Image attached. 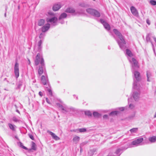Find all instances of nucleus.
I'll return each mask as SVG.
<instances>
[{"instance_id": "obj_24", "label": "nucleus", "mask_w": 156, "mask_h": 156, "mask_svg": "<svg viewBox=\"0 0 156 156\" xmlns=\"http://www.w3.org/2000/svg\"><path fill=\"white\" fill-rule=\"evenodd\" d=\"M36 144L34 142H32L31 149H29V151H31V150H36Z\"/></svg>"}, {"instance_id": "obj_5", "label": "nucleus", "mask_w": 156, "mask_h": 156, "mask_svg": "<svg viewBox=\"0 0 156 156\" xmlns=\"http://www.w3.org/2000/svg\"><path fill=\"white\" fill-rule=\"evenodd\" d=\"M134 76L133 78L134 83L133 87L135 88V86H139L138 85L136 82L139 81L141 79V76L140 73L136 71H135L133 72Z\"/></svg>"}, {"instance_id": "obj_51", "label": "nucleus", "mask_w": 156, "mask_h": 156, "mask_svg": "<svg viewBox=\"0 0 156 156\" xmlns=\"http://www.w3.org/2000/svg\"><path fill=\"white\" fill-rule=\"evenodd\" d=\"M20 8V6H18V9H19Z\"/></svg>"}, {"instance_id": "obj_13", "label": "nucleus", "mask_w": 156, "mask_h": 156, "mask_svg": "<svg viewBox=\"0 0 156 156\" xmlns=\"http://www.w3.org/2000/svg\"><path fill=\"white\" fill-rule=\"evenodd\" d=\"M130 9L131 13L133 15L136 17H138L139 16V13L138 11L135 7L133 6H131L130 8Z\"/></svg>"}, {"instance_id": "obj_23", "label": "nucleus", "mask_w": 156, "mask_h": 156, "mask_svg": "<svg viewBox=\"0 0 156 156\" xmlns=\"http://www.w3.org/2000/svg\"><path fill=\"white\" fill-rule=\"evenodd\" d=\"M8 125L10 129H11L13 131H15V126L12 125L11 123H9Z\"/></svg>"}, {"instance_id": "obj_19", "label": "nucleus", "mask_w": 156, "mask_h": 156, "mask_svg": "<svg viewBox=\"0 0 156 156\" xmlns=\"http://www.w3.org/2000/svg\"><path fill=\"white\" fill-rule=\"evenodd\" d=\"M151 76V72L149 71H147V80L148 82L150 81V78Z\"/></svg>"}, {"instance_id": "obj_9", "label": "nucleus", "mask_w": 156, "mask_h": 156, "mask_svg": "<svg viewBox=\"0 0 156 156\" xmlns=\"http://www.w3.org/2000/svg\"><path fill=\"white\" fill-rule=\"evenodd\" d=\"M143 138L141 137H140L138 138L133 141L131 143V145H133L135 146H137L140 145V144L143 141Z\"/></svg>"}, {"instance_id": "obj_42", "label": "nucleus", "mask_w": 156, "mask_h": 156, "mask_svg": "<svg viewBox=\"0 0 156 156\" xmlns=\"http://www.w3.org/2000/svg\"><path fill=\"white\" fill-rule=\"evenodd\" d=\"M108 117V115H104L103 116V118L104 119H107Z\"/></svg>"}, {"instance_id": "obj_54", "label": "nucleus", "mask_w": 156, "mask_h": 156, "mask_svg": "<svg viewBox=\"0 0 156 156\" xmlns=\"http://www.w3.org/2000/svg\"><path fill=\"white\" fill-rule=\"evenodd\" d=\"M17 112H19V111L18 110L17 111Z\"/></svg>"}, {"instance_id": "obj_16", "label": "nucleus", "mask_w": 156, "mask_h": 156, "mask_svg": "<svg viewBox=\"0 0 156 156\" xmlns=\"http://www.w3.org/2000/svg\"><path fill=\"white\" fill-rule=\"evenodd\" d=\"M65 12L71 13H74V15L77 14L74 9L72 8H68L65 10Z\"/></svg>"}, {"instance_id": "obj_38", "label": "nucleus", "mask_w": 156, "mask_h": 156, "mask_svg": "<svg viewBox=\"0 0 156 156\" xmlns=\"http://www.w3.org/2000/svg\"><path fill=\"white\" fill-rule=\"evenodd\" d=\"M42 43V40H40V51L41 50V48L42 47L41 46V44Z\"/></svg>"}, {"instance_id": "obj_31", "label": "nucleus", "mask_w": 156, "mask_h": 156, "mask_svg": "<svg viewBox=\"0 0 156 156\" xmlns=\"http://www.w3.org/2000/svg\"><path fill=\"white\" fill-rule=\"evenodd\" d=\"M149 3L152 5H156V1L154 0H150Z\"/></svg>"}, {"instance_id": "obj_55", "label": "nucleus", "mask_w": 156, "mask_h": 156, "mask_svg": "<svg viewBox=\"0 0 156 156\" xmlns=\"http://www.w3.org/2000/svg\"><path fill=\"white\" fill-rule=\"evenodd\" d=\"M128 102H129V99H128Z\"/></svg>"}, {"instance_id": "obj_12", "label": "nucleus", "mask_w": 156, "mask_h": 156, "mask_svg": "<svg viewBox=\"0 0 156 156\" xmlns=\"http://www.w3.org/2000/svg\"><path fill=\"white\" fill-rule=\"evenodd\" d=\"M14 73L16 77L18 78L19 75V64L17 62H16L14 66Z\"/></svg>"}, {"instance_id": "obj_30", "label": "nucleus", "mask_w": 156, "mask_h": 156, "mask_svg": "<svg viewBox=\"0 0 156 156\" xmlns=\"http://www.w3.org/2000/svg\"><path fill=\"white\" fill-rule=\"evenodd\" d=\"M78 133L79 132L80 133L84 132L87 131L86 129L85 128L78 129Z\"/></svg>"}, {"instance_id": "obj_34", "label": "nucleus", "mask_w": 156, "mask_h": 156, "mask_svg": "<svg viewBox=\"0 0 156 156\" xmlns=\"http://www.w3.org/2000/svg\"><path fill=\"white\" fill-rule=\"evenodd\" d=\"M12 120L13 121L16 122H19V119H17V118L15 117L12 118Z\"/></svg>"}, {"instance_id": "obj_53", "label": "nucleus", "mask_w": 156, "mask_h": 156, "mask_svg": "<svg viewBox=\"0 0 156 156\" xmlns=\"http://www.w3.org/2000/svg\"><path fill=\"white\" fill-rule=\"evenodd\" d=\"M64 23V22H61V23L62 24V23Z\"/></svg>"}, {"instance_id": "obj_2", "label": "nucleus", "mask_w": 156, "mask_h": 156, "mask_svg": "<svg viewBox=\"0 0 156 156\" xmlns=\"http://www.w3.org/2000/svg\"><path fill=\"white\" fill-rule=\"evenodd\" d=\"M47 15L48 17L46 18V20L47 23H50L53 26L56 25L58 18L55 17V14L53 12L49 11L48 12Z\"/></svg>"}, {"instance_id": "obj_1", "label": "nucleus", "mask_w": 156, "mask_h": 156, "mask_svg": "<svg viewBox=\"0 0 156 156\" xmlns=\"http://www.w3.org/2000/svg\"><path fill=\"white\" fill-rule=\"evenodd\" d=\"M41 62V68L40 67V75L42 74L43 73L44 74V75H42L41 77V83L45 86V90L48 92L49 95L50 96H52V92L45 68L44 61L42 58Z\"/></svg>"}, {"instance_id": "obj_26", "label": "nucleus", "mask_w": 156, "mask_h": 156, "mask_svg": "<svg viewBox=\"0 0 156 156\" xmlns=\"http://www.w3.org/2000/svg\"><path fill=\"white\" fill-rule=\"evenodd\" d=\"M138 129L137 128H132L130 130V131L131 133H136L138 131Z\"/></svg>"}, {"instance_id": "obj_10", "label": "nucleus", "mask_w": 156, "mask_h": 156, "mask_svg": "<svg viewBox=\"0 0 156 156\" xmlns=\"http://www.w3.org/2000/svg\"><path fill=\"white\" fill-rule=\"evenodd\" d=\"M100 22L103 25L104 28L107 30H109L110 29V26L105 20L102 19H101Z\"/></svg>"}, {"instance_id": "obj_3", "label": "nucleus", "mask_w": 156, "mask_h": 156, "mask_svg": "<svg viewBox=\"0 0 156 156\" xmlns=\"http://www.w3.org/2000/svg\"><path fill=\"white\" fill-rule=\"evenodd\" d=\"M113 31L120 40V41L117 40V41L120 48L122 49H124L126 42L124 39L123 36L122 35V34L116 29H114L113 30Z\"/></svg>"}, {"instance_id": "obj_21", "label": "nucleus", "mask_w": 156, "mask_h": 156, "mask_svg": "<svg viewBox=\"0 0 156 156\" xmlns=\"http://www.w3.org/2000/svg\"><path fill=\"white\" fill-rule=\"evenodd\" d=\"M80 138L79 136H76L73 139V142L75 143H77L80 140Z\"/></svg>"}, {"instance_id": "obj_4", "label": "nucleus", "mask_w": 156, "mask_h": 156, "mask_svg": "<svg viewBox=\"0 0 156 156\" xmlns=\"http://www.w3.org/2000/svg\"><path fill=\"white\" fill-rule=\"evenodd\" d=\"M133 88L134 89V91L132 95L135 101H138L140 98V87L135 86V88H134L133 86Z\"/></svg>"}, {"instance_id": "obj_37", "label": "nucleus", "mask_w": 156, "mask_h": 156, "mask_svg": "<svg viewBox=\"0 0 156 156\" xmlns=\"http://www.w3.org/2000/svg\"><path fill=\"white\" fill-rule=\"evenodd\" d=\"M129 107L131 109H133L134 107V105L133 104H130L129 105Z\"/></svg>"}, {"instance_id": "obj_40", "label": "nucleus", "mask_w": 156, "mask_h": 156, "mask_svg": "<svg viewBox=\"0 0 156 156\" xmlns=\"http://www.w3.org/2000/svg\"><path fill=\"white\" fill-rule=\"evenodd\" d=\"M146 22L147 24H148L149 25H150V20L148 19H147L146 20Z\"/></svg>"}, {"instance_id": "obj_50", "label": "nucleus", "mask_w": 156, "mask_h": 156, "mask_svg": "<svg viewBox=\"0 0 156 156\" xmlns=\"http://www.w3.org/2000/svg\"><path fill=\"white\" fill-rule=\"evenodd\" d=\"M154 53H155V54H156V53H155V49H154Z\"/></svg>"}, {"instance_id": "obj_22", "label": "nucleus", "mask_w": 156, "mask_h": 156, "mask_svg": "<svg viewBox=\"0 0 156 156\" xmlns=\"http://www.w3.org/2000/svg\"><path fill=\"white\" fill-rule=\"evenodd\" d=\"M67 16V15L65 13H62L59 17L58 19L59 20H61L62 19L66 18Z\"/></svg>"}, {"instance_id": "obj_52", "label": "nucleus", "mask_w": 156, "mask_h": 156, "mask_svg": "<svg viewBox=\"0 0 156 156\" xmlns=\"http://www.w3.org/2000/svg\"><path fill=\"white\" fill-rule=\"evenodd\" d=\"M38 73H39V69H38Z\"/></svg>"}, {"instance_id": "obj_36", "label": "nucleus", "mask_w": 156, "mask_h": 156, "mask_svg": "<svg viewBox=\"0 0 156 156\" xmlns=\"http://www.w3.org/2000/svg\"><path fill=\"white\" fill-rule=\"evenodd\" d=\"M28 136H29V137L32 140H34V137H33V136L32 134H28Z\"/></svg>"}, {"instance_id": "obj_33", "label": "nucleus", "mask_w": 156, "mask_h": 156, "mask_svg": "<svg viewBox=\"0 0 156 156\" xmlns=\"http://www.w3.org/2000/svg\"><path fill=\"white\" fill-rule=\"evenodd\" d=\"M44 20L43 19H41L40 20V26H41L44 24Z\"/></svg>"}, {"instance_id": "obj_18", "label": "nucleus", "mask_w": 156, "mask_h": 156, "mask_svg": "<svg viewBox=\"0 0 156 156\" xmlns=\"http://www.w3.org/2000/svg\"><path fill=\"white\" fill-rule=\"evenodd\" d=\"M149 141L152 143H154L156 141V136H152L149 137Z\"/></svg>"}, {"instance_id": "obj_27", "label": "nucleus", "mask_w": 156, "mask_h": 156, "mask_svg": "<svg viewBox=\"0 0 156 156\" xmlns=\"http://www.w3.org/2000/svg\"><path fill=\"white\" fill-rule=\"evenodd\" d=\"M85 114L88 116H91L92 113L89 111H87L85 112Z\"/></svg>"}, {"instance_id": "obj_17", "label": "nucleus", "mask_w": 156, "mask_h": 156, "mask_svg": "<svg viewBox=\"0 0 156 156\" xmlns=\"http://www.w3.org/2000/svg\"><path fill=\"white\" fill-rule=\"evenodd\" d=\"M38 55V53L37 54L34 60L35 65L36 66L38 65L39 64V56Z\"/></svg>"}, {"instance_id": "obj_29", "label": "nucleus", "mask_w": 156, "mask_h": 156, "mask_svg": "<svg viewBox=\"0 0 156 156\" xmlns=\"http://www.w3.org/2000/svg\"><path fill=\"white\" fill-rule=\"evenodd\" d=\"M146 40L147 42H151V43H152V42L151 40V38H150V35L149 34H148L146 36Z\"/></svg>"}, {"instance_id": "obj_45", "label": "nucleus", "mask_w": 156, "mask_h": 156, "mask_svg": "<svg viewBox=\"0 0 156 156\" xmlns=\"http://www.w3.org/2000/svg\"><path fill=\"white\" fill-rule=\"evenodd\" d=\"M43 95V94L40 91V96H42Z\"/></svg>"}, {"instance_id": "obj_47", "label": "nucleus", "mask_w": 156, "mask_h": 156, "mask_svg": "<svg viewBox=\"0 0 156 156\" xmlns=\"http://www.w3.org/2000/svg\"><path fill=\"white\" fill-rule=\"evenodd\" d=\"M135 116V113H134L133 115L132 116V117H133Z\"/></svg>"}, {"instance_id": "obj_32", "label": "nucleus", "mask_w": 156, "mask_h": 156, "mask_svg": "<svg viewBox=\"0 0 156 156\" xmlns=\"http://www.w3.org/2000/svg\"><path fill=\"white\" fill-rule=\"evenodd\" d=\"M19 144L20 146L22 148H23L24 149L26 150H28V149L26 147H25L23 145V144L21 142H19Z\"/></svg>"}, {"instance_id": "obj_35", "label": "nucleus", "mask_w": 156, "mask_h": 156, "mask_svg": "<svg viewBox=\"0 0 156 156\" xmlns=\"http://www.w3.org/2000/svg\"><path fill=\"white\" fill-rule=\"evenodd\" d=\"M70 131L71 132H74L78 133V129L71 130H70Z\"/></svg>"}, {"instance_id": "obj_57", "label": "nucleus", "mask_w": 156, "mask_h": 156, "mask_svg": "<svg viewBox=\"0 0 156 156\" xmlns=\"http://www.w3.org/2000/svg\"><path fill=\"white\" fill-rule=\"evenodd\" d=\"M76 99H77V97H76Z\"/></svg>"}, {"instance_id": "obj_46", "label": "nucleus", "mask_w": 156, "mask_h": 156, "mask_svg": "<svg viewBox=\"0 0 156 156\" xmlns=\"http://www.w3.org/2000/svg\"><path fill=\"white\" fill-rule=\"evenodd\" d=\"M28 64H30V60L29 59H28Z\"/></svg>"}, {"instance_id": "obj_48", "label": "nucleus", "mask_w": 156, "mask_h": 156, "mask_svg": "<svg viewBox=\"0 0 156 156\" xmlns=\"http://www.w3.org/2000/svg\"><path fill=\"white\" fill-rule=\"evenodd\" d=\"M4 16H5V17H6V12H5V14H4Z\"/></svg>"}, {"instance_id": "obj_41", "label": "nucleus", "mask_w": 156, "mask_h": 156, "mask_svg": "<svg viewBox=\"0 0 156 156\" xmlns=\"http://www.w3.org/2000/svg\"><path fill=\"white\" fill-rule=\"evenodd\" d=\"M42 55H41L40 53V60H39V61H41V60L42 58H43V59H44L43 58H42ZM44 60V59H43Z\"/></svg>"}, {"instance_id": "obj_14", "label": "nucleus", "mask_w": 156, "mask_h": 156, "mask_svg": "<svg viewBox=\"0 0 156 156\" xmlns=\"http://www.w3.org/2000/svg\"><path fill=\"white\" fill-rule=\"evenodd\" d=\"M61 5L60 3H56L53 5L52 9L54 11L59 10L61 7Z\"/></svg>"}, {"instance_id": "obj_7", "label": "nucleus", "mask_w": 156, "mask_h": 156, "mask_svg": "<svg viewBox=\"0 0 156 156\" xmlns=\"http://www.w3.org/2000/svg\"><path fill=\"white\" fill-rule=\"evenodd\" d=\"M86 11L88 13L94 17H99L101 16L100 12L94 9L88 8L86 9Z\"/></svg>"}, {"instance_id": "obj_44", "label": "nucleus", "mask_w": 156, "mask_h": 156, "mask_svg": "<svg viewBox=\"0 0 156 156\" xmlns=\"http://www.w3.org/2000/svg\"><path fill=\"white\" fill-rule=\"evenodd\" d=\"M153 38L154 41H155V42L156 43V38L154 36H153Z\"/></svg>"}, {"instance_id": "obj_15", "label": "nucleus", "mask_w": 156, "mask_h": 156, "mask_svg": "<svg viewBox=\"0 0 156 156\" xmlns=\"http://www.w3.org/2000/svg\"><path fill=\"white\" fill-rule=\"evenodd\" d=\"M47 133L49 134L51 136L52 138L55 140H58L60 139V138L59 137H58V136L56 135L55 133H53L52 132L49 130H48Z\"/></svg>"}, {"instance_id": "obj_28", "label": "nucleus", "mask_w": 156, "mask_h": 156, "mask_svg": "<svg viewBox=\"0 0 156 156\" xmlns=\"http://www.w3.org/2000/svg\"><path fill=\"white\" fill-rule=\"evenodd\" d=\"M126 53L129 56L131 57L132 56V54L131 51L129 49L126 50Z\"/></svg>"}, {"instance_id": "obj_39", "label": "nucleus", "mask_w": 156, "mask_h": 156, "mask_svg": "<svg viewBox=\"0 0 156 156\" xmlns=\"http://www.w3.org/2000/svg\"><path fill=\"white\" fill-rule=\"evenodd\" d=\"M124 108L123 107H121L119 108V110L122 111H123L124 110Z\"/></svg>"}, {"instance_id": "obj_11", "label": "nucleus", "mask_w": 156, "mask_h": 156, "mask_svg": "<svg viewBox=\"0 0 156 156\" xmlns=\"http://www.w3.org/2000/svg\"><path fill=\"white\" fill-rule=\"evenodd\" d=\"M130 62L132 63V69H134L135 68H138L139 66L137 60L134 58H132V61L129 60Z\"/></svg>"}, {"instance_id": "obj_43", "label": "nucleus", "mask_w": 156, "mask_h": 156, "mask_svg": "<svg viewBox=\"0 0 156 156\" xmlns=\"http://www.w3.org/2000/svg\"><path fill=\"white\" fill-rule=\"evenodd\" d=\"M46 101H47V102L48 103V104H50V102L49 101V100L47 98H46Z\"/></svg>"}, {"instance_id": "obj_25", "label": "nucleus", "mask_w": 156, "mask_h": 156, "mask_svg": "<svg viewBox=\"0 0 156 156\" xmlns=\"http://www.w3.org/2000/svg\"><path fill=\"white\" fill-rule=\"evenodd\" d=\"M119 112L117 111H112L110 113L109 115L112 116L116 115L118 114Z\"/></svg>"}, {"instance_id": "obj_56", "label": "nucleus", "mask_w": 156, "mask_h": 156, "mask_svg": "<svg viewBox=\"0 0 156 156\" xmlns=\"http://www.w3.org/2000/svg\"><path fill=\"white\" fill-rule=\"evenodd\" d=\"M81 6H83V5H81Z\"/></svg>"}, {"instance_id": "obj_6", "label": "nucleus", "mask_w": 156, "mask_h": 156, "mask_svg": "<svg viewBox=\"0 0 156 156\" xmlns=\"http://www.w3.org/2000/svg\"><path fill=\"white\" fill-rule=\"evenodd\" d=\"M50 27V24L49 23H47L41 28V30L42 32L40 34V38H43L45 36V32L49 29Z\"/></svg>"}, {"instance_id": "obj_8", "label": "nucleus", "mask_w": 156, "mask_h": 156, "mask_svg": "<svg viewBox=\"0 0 156 156\" xmlns=\"http://www.w3.org/2000/svg\"><path fill=\"white\" fill-rule=\"evenodd\" d=\"M57 105L61 109L63 113H66L69 111V108L66 105H62L59 103H57Z\"/></svg>"}, {"instance_id": "obj_20", "label": "nucleus", "mask_w": 156, "mask_h": 156, "mask_svg": "<svg viewBox=\"0 0 156 156\" xmlns=\"http://www.w3.org/2000/svg\"><path fill=\"white\" fill-rule=\"evenodd\" d=\"M94 116L96 118H99L101 117V115L97 112H94L93 113Z\"/></svg>"}, {"instance_id": "obj_49", "label": "nucleus", "mask_w": 156, "mask_h": 156, "mask_svg": "<svg viewBox=\"0 0 156 156\" xmlns=\"http://www.w3.org/2000/svg\"><path fill=\"white\" fill-rule=\"evenodd\" d=\"M15 138L18 140H19V138L17 136H15Z\"/></svg>"}]
</instances>
